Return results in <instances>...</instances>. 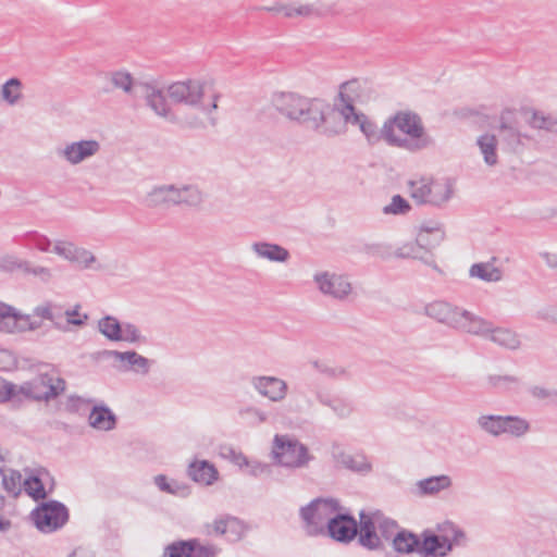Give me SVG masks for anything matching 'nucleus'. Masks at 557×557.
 <instances>
[{
	"label": "nucleus",
	"mask_w": 557,
	"mask_h": 557,
	"mask_svg": "<svg viewBox=\"0 0 557 557\" xmlns=\"http://www.w3.org/2000/svg\"><path fill=\"white\" fill-rule=\"evenodd\" d=\"M384 140L389 145L416 152L430 147L432 138L424 132L416 113L398 112L383 124Z\"/></svg>",
	"instance_id": "nucleus-1"
},
{
	"label": "nucleus",
	"mask_w": 557,
	"mask_h": 557,
	"mask_svg": "<svg viewBox=\"0 0 557 557\" xmlns=\"http://www.w3.org/2000/svg\"><path fill=\"white\" fill-rule=\"evenodd\" d=\"M339 509L335 499L315 498L300 508L299 516L305 532L310 536L324 534L331 517Z\"/></svg>",
	"instance_id": "nucleus-2"
},
{
	"label": "nucleus",
	"mask_w": 557,
	"mask_h": 557,
	"mask_svg": "<svg viewBox=\"0 0 557 557\" xmlns=\"http://www.w3.org/2000/svg\"><path fill=\"white\" fill-rule=\"evenodd\" d=\"M410 197L417 205L441 207L453 197V186L448 181L440 182L430 177L409 181Z\"/></svg>",
	"instance_id": "nucleus-3"
},
{
	"label": "nucleus",
	"mask_w": 557,
	"mask_h": 557,
	"mask_svg": "<svg viewBox=\"0 0 557 557\" xmlns=\"http://www.w3.org/2000/svg\"><path fill=\"white\" fill-rule=\"evenodd\" d=\"M66 387V382L60 376L49 373H42L32 381L17 386L16 394L20 393L27 398L36 401H49L61 395Z\"/></svg>",
	"instance_id": "nucleus-4"
},
{
	"label": "nucleus",
	"mask_w": 557,
	"mask_h": 557,
	"mask_svg": "<svg viewBox=\"0 0 557 557\" xmlns=\"http://www.w3.org/2000/svg\"><path fill=\"white\" fill-rule=\"evenodd\" d=\"M36 528L42 533H52L69 521L67 507L58 500H48L37 506L30 513Z\"/></svg>",
	"instance_id": "nucleus-5"
},
{
	"label": "nucleus",
	"mask_w": 557,
	"mask_h": 557,
	"mask_svg": "<svg viewBox=\"0 0 557 557\" xmlns=\"http://www.w3.org/2000/svg\"><path fill=\"white\" fill-rule=\"evenodd\" d=\"M273 455L278 465L287 468H301L311 459L304 444L284 435H275Z\"/></svg>",
	"instance_id": "nucleus-6"
},
{
	"label": "nucleus",
	"mask_w": 557,
	"mask_h": 557,
	"mask_svg": "<svg viewBox=\"0 0 557 557\" xmlns=\"http://www.w3.org/2000/svg\"><path fill=\"white\" fill-rule=\"evenodd\" d=\"M345 107L350 106L339 104L338 102H335L333 106H331L327 102V108L323 110V121L320 124L319 129H317V133L326 137H335L345 134L347 131V125L351 124V120H347L345 116H350V114L345 111Z\"/></svg>",
	"instance_id": "nucleus-7"
},
{
	"label": "nucleus",
	"mask_w": 557,
	"mask_h": 557,
	"mask_svg": "<svg viewBox=\"0 0 557 557\" xmlns=\"http://www.w3.org/2000/svg\"><path fill=\"white\" fill-rule=\"evenodd\" d=\"M41 326L30 315L23 314L14 307L0 301V331L7 333L35 331Z\"/></svg>",
	"instance_id": "nucleus-8"
},
{
	"label": "nucleus",
	"mask_w": 557,
	"mask_h": 557,
	"mask_svg": "<svg viewBox=\"0 0 557 557\" xmlns=\"http://www.w3.org/2000/svg\"><path fill=\"white\" fill-rule=\"evenodd\" d=\"M168 94L175 103L197 107L205 95V85L195 79L176 82L169 86Z\"/></svg>",
	"instance_id": "nucleus-9"
},
{
	"label": "nucleus",
	"mask_w": 557,
	"mask_h": 557,
	"mask_svg": "<svg viewBox=\"0 0 557 557\" xmlns=\"http://www.w3.org/2000/svg\"><path fill=\"white\" fill-rule=\"evenodd\" d=\"M103 355L109 358H113L116 362L114 367L121 372H134L146 375L149 373L150 367L153 362L135 350H104Z\"/></svg>",
	"instance_id": "nucleus-10"
},
{
	"label": "nucleus",
	"mask_w": 557,
	"mask_h": 557,
	"mask_svg": "<svg viewBox=\"0 0 557 557\" xmlns=\"http://www.w3.org/2000/svg\"><path fill=\"white\" fill-rule=\"evenodd\" d=\"M99 150V141L95 139H86L67 143L63 147L57 148V154L59 158L65 160L67 163L72 165H77L83 161L97 154Z\"/></svg>",
	"instance_id": "nucleus-11"
},
{
	"label": "nucleus",
	"mask_w": 557,
	"mask_h": 557,
	"mask_svg": "<svg viewBox=\"0 0 557 557\" xmlns=\"http://www.w3.org/2000/svg\"><path fill=\"white\" fill-rule=\"evenodd\" d=\"M324 534L341 543L351 542L358 534V523L349 513H342L338 509L331 517Z\"/></svg>",
	"instance_id": "nucleus-12"
},
{
	"label": "nucleus",
	"mask_w": 557,
	"mask_h": 557,
	"mask_svg": "<svg viewBox=\"0 0 557 557\" xmlns=\"http://www.w3.org/2000/svg\"><path fill=\"white\" fill-rule=\"evenodd\" d=\"M462 310V308L444 300H435L424 307L425 315L455 330L457 326H462L460 323L461 317L465 314Z\"/></svg>",
	"instance_id": "nucleus-13"
},
{
	"label": "nucleus",
	"mask_w": 557,
	"mask_h": 557,
	"mask_svg": "<svg viewBox=\"0 0 557 557\" xmlns=\"http://www.w3.org/2000/svg\"><path fill=\"white\" fill-rule=\"evenodd\" d=\"M327 102L321 98L305 97L296 123L306 129L317 132L322 123Z\"/></svg>",
	"instance_id": "nucleus-14"
},
{
	"label": "nucleus",
	"mask_w": 557,
	"mask_h": 557,
	"mask_svg": "<svg viewBox=\"0 0 557 557\" xmlns=\"http://www.w3.org/2000/svg\"><path fill=\"white\" fill-rule=\"evenodd\" d=\"M512 111L509 109L504 110L499 116V126L497 128L500 143L510 151H517L523 146V140L530 137L521 133L516 122L510 116Z\"/></svg>",
	"instance_id": "nucleus-15"
},
{
	"label": "nucleus",
	"mask_w": 557,
	"mask_h": 557,
	"mask_svg": "<svg viewBox=\"0 0 557 557\" xmlns=\"http://www.w3.org/2000/svg\"><path fill=\"white\" fill-rule=\"evenodd\" d=\"M251 385L261 396L274 403L284 400L288 392L287 383L284 380L271 375L253 376Z\"/></svg>",
	"instance_id": "nucleus-16"
},
{
	"label": "nucleus",
	"mask_w": 557,
	"mask_h": 557,
	"mask_svg": "<svg viewBox=\"0 0 557 557\" xmlns=\"http://www.w3.org/2000/svg\"><path fill=\"white\" fill-rule=\"evenodd\" d=\"M332 456L336 468L346 469L360 475H367L372 471V463L363 454H349L339 446H334Z\"/></svg>",
	"instance_id": "nucleus-17"
},
{
	"label": "nucleus",
	"mask_w": 557,
	"mask_h": 557,
	"mask_svg": "<svg viewBox=\"0 0 557 557\" xmlns=\"http://www.w3.org/2000/svg\"><path fill=\"white\" fill-rule=\"evenodd\" d=\"M360 518V530L358 532V542L359 544L369 549L376 550L381 549L383 546L381 536L376 532L377 528V517L376 512L367 513L364 510H361L359 513Z\"/></svg>",
	"instance_id": "nucleus-18"
},
{
	"label": "nucleus",
	"mask_w": 557,
	"mask_h": 557,
	"mask_svg": "<svg viewBox=\"0 0 557 557\" xmlns=\"http://www.w3.org/2000/svg\"><path fill=\"white\" fill-rule=\"evenodd\" d=\"M139 89L141 90L146 99L147 106L157 115L164 117L171 122L175 121V116L166 102L162 89L158 88L152 83H139Z\"/></svg>",
	"instance_id": "nucleus-19"
},
{
	"label": "nucleus",
	"mask_w": 557,
	"mask_h": 557,
	"mask_svg": "<svg viewBox=\"0 0 557 557\" xmlns=\"http://www.w3.org/2000/svg\"><path fill=\"white\" fill-rule=\"evenodd\" d=\"M314 281L319 289L324 295H330L336 299H344L351 292L350 283L341 275L321 273L314 275Z\"/></svg>",
	"instance_id": "nucleus-20"
},
{
	"label": "nucleus",
	"mask_w": 557,
	"mask_h": 557,
	"mask_svg": "<svg viewBox=\"0 0 557 557\" xmlns=\"http://www.w3.org/2000/svg\"><path fill=\"white\" fill-rule=\"evenodd\" d=\"M305 96L296 92H277L273 95L271 102L276 112L296 123Z\"/></svg>",
	"instance_id": "nucleus-21"
},
{
	"label": "nucleus",
	"mask_w": 557,
	"mask_h": 557,
	"mask_svg": "<svg viewBox=\"0 0 557 557\" xmlns=\"http://www.w3.org/2000/svg\"><path fill=\"white\" fill-rule=\"evenodd\" d=\"M369 88L366 81L354 78L347 81L339 86L338 102L339 104H349L355 107V103H363L369 99Z\"/></svg>",
	"instance_id": "nucleus-22"
},
{
	"label": "nucleus",
	"mask_w": 557,
	"mask_h": 557,
	"mask_svg": "<svg viewBox=\"0 0 557 557\" xmlns=\"http://www.w3.org/2000/svg\"><path fill=\"white\" fill-rule=\"evenodd\" d=\"M178 195L174 184L156 186L145 196L143 203L147 208L178 206Z\"/></svg>",
	"instance_id": "nucleus-23"
},
{
	"label": "nucleus",
	"mask_w": 557,
	"mask_h": 557,
	"mask_svg": "<svg viewBox=\"0 0 557 557\" xmlns=\"http://www.w3.org/2000/svg\"><path fill=\"white\" fill-rule=\"evenodd\" d=\"M264 10L282 13L285 17H315L323 16L327 10L319 3L311 4H276L273 7H267Z\"/></svg>",
	"instance_id": "nucleus-24"
},
{
	"label": "nucleus",
	"mask_w": 557,
	"mask_h": 557,
	"mask_svg": "<svg viewBox=\"0 0 557 557\" xmlns=\"http://www.w3.org/2000/svg\"><path fill=\"white\" fill-rule=\"evenodd\" d=\"M420 540V554L424 557H445L453 548V543L445 536L431 531L422 533Z\"/></svg>",
	"instance_id": "nucleus-25"
},
{
	"label": "nucleus",
	"mask_w": 557,
	"mask_h": 557,
	"mask_svg": "<svg viewBox=\"0 0 557 557\" xmlns=\"http://www.w3.org/2000/svg\"><path fill=\"white\" fill-rule=\"evenodd\" d=\"M345 111L350 114L345 115L347 120H351V125L358 126L370 144H375L384 139L383 127L377 128L376 124L366 114L358 111L355 107H345Z\"/></svg>",
	"instance_id": "nucleus-26"
},
{
	"label": "nucleus",
	"mask_w": 557,
	"mask_h": 557,
	"mask_svg": "<svg viewBox=\"0 0 557 557\" xmlns=\"http://www.w3.org/2000/svg\"><path fill=\"white\" fill-rule=\"evenodd\" d=\"M251 250L258 258L272 262H286L290 258L286 248L269 242H255L251 244Z\"/></svg>",
	"instance_id": "nucleus-27"
},
{
	"label": "nucleus",
	"mask_w": 557,
	"mask_h": 557,
	"mask_svg": "<svg viewBox=\"0 0 557 557\" xmlns=\"http://www.w3.org/2000/svg\"><path fill=\"white\" fill-rule=\"evenodd\" d=\"M453 485L451 478L447 474L433 475L416 483L417 494L420 496H433L442 491L450 488Z\"/></svg>",
	"instance_id": "nucleus-28"
},
{
	"label": "nucleus",
	"mask_w": 557,
	"mask_h": 557,
	"mask_svg": "<svg viewBox=\"0 0 557 557\" xmlns=\"http://www.w3.org/2000/svg\"><path fill=\"white\" fill-rule=\"evenodd\" d=\"M188 476L203 485H211L218 480V470L207 460L195 461L188 466Z\"/></svg>",
	"instance_id": "nucleus-29"
},
{
	"label": "nucleus",
	"mask_w": 557,
	"mask_h": 557,
	"mask_svg": "<svg viewBox=\"0 0 557 557\" xmlns=\"http://www.w3.org/2000/svg\"><path fill=\"white\" fill-rule=\"evenodd\" d=\"M89 425L99 431H111L115 428L116 417L111 409L104 405L94 406L89 413Z\"/></svg>",
	"instance_id": "nucleus-30"
},
{
	"label": "nucleus",
	"mask_w": 557,
	"mask_h": 557,
	"mask_svg": "<svg viewBox=\"0 0 557 557\" xmlns=\"http://www.w3.org/2000/svg\"><path fill=\"white\" fill-rule=\"evenodd\" d=\"M35 317L52 322L54 327L64 329L63 306L53 301H44L33 310Z\"/></svg>",
	"instance_id": "nucleus-31"
},
{
	"label": "nucleus",
	"mask_w": 557,
	"mask_h": 557,
	"mask_svg": "<svg viewBox=\"0 0 557 557\" xmlns=\"http://www.w3.org/2000/svg\"><path fill=\"white\" fill-rule=\"evenodd\" d=\"M461 317L462 326H457L456 330H461L470 334L487 336L492 331V323L471 313L470 311L463 309Z\"/></svg>",
	"instance_id": "nucleus-32"
},
{
	"label": "nucleus",
	"mask_w": 557,
	"mask_h": 557,
	"mask_svg": "<svg viewBox=\"0 0 557 557\" xmlns=\"http://www.w3.org/2000/svg\"><path fill=\"white\" fill-rule=\"evenodd\" d=\"M213 530L216 534L224 535L230 542H237L244 534L243 523L234 517L215 520Z\"/></svg>",
	"instance_id": "nucleus-33"
},
{
	"label": "nucleus",
	"mask_w": 557,
	"mask_h": 557,
	"mask_svg": "<svg viewBox=\"0 0 557 557\" xmlns=\"http://www.w3.org/2000/svg\"><path fill=\"white\" fill-rule=\"evenodd\" d=\"M393 548L398 554H420V539L408 530L397 531L393 537Z\"/></svg>",
	"instance_id": "nucleus-34"
},
{
	"label": "nucleus",
	"mask_w": 557,
	"mask_h": 557,
	"mask_svg": "<svg viewBox=\"0 0 557 557\" xmlns=\"http://www.w3.org/2000/svg\"><path fill=\"white\" fill-rule=\"evenodd\" d=\"M444 232L438 226H425L422 225L418 235V245L421 246L424 253L428 256L432 249L437 247L444 239Z\"/></svg>",
	"instance_id": "nucleus-35"
},
{
	"label": "nucleus",
	"mask_w": 557,
	"mask_h": 557,
	"mask_svg": "<svg viewBox=\"0 0 557 557\" xmlns=\"http://www.w3.org/2000/svg\"><path fill=\"white\" fill-rule=\"evenodd\" d=\"M315 397L321 405L331 408L339 419L348 418L354 411L352 404L347 399L333 397L322 392L317 393Z\"/></svg>",
	"instance_id": "nucleus-36"
},
{
	"label": "nucleus",
	"mask_w": 557,
	"mask_h": 557,
	"mask_svg": "<svg viewBox=\"0 0 557 557\" xmlns=\"http://www.w3.org/2000/svg\"><path fill=\"white\" fill-rule=\"evenodd\" d=\"M469 275L484 282H499L503 278V271L490 262H480L471 265Z\"/></svg>",
	"instance_id": "nucleus-37"
},
{
	"label": "nucleus",
	"mask_w": 557,
	"mask_h": 557,
	"mask_svg": "<svg viewBox=\"0 0 557 557\" xmlns=\"http://www.w3.org/2000/svg\"><path fill=\"white\" fill-rule=\"evenodd\" d=\"M396 253L398 257H401V258L419 259L422 262H424L425 264L432 267L435 271L442 272L441 269L438 268V265L435 263V261L433 259H430L429 257H426V255L424 253L421 246L418 245L417 239L414 242L407 243V244H404L403 246H400L397 249Z\"/></svg>",
	"instance_id": "nucleus-38"
},
{
	"label": "nucleus",
	"mask_w": 557,
	"mask_h": 557,
	"mask_svg": "<svg viewBox=\"0 0 557 557\" xmlns=\"http://www.w3.org/2000/svg\"><path fill=\"white\" fill-rule=\"evenodd\" d=\"M481 153L483 154L484 162L493 166L498 162L497 156V138L495 135L484 134L476 140Z\"/></svg>",
	"instance_id": "nucleus-39"
},
{
	"label": "nucleus",
	"mask_w": 557,
	"mask_h": 557,
	"mask_svg": "<svg viewBox=\"0 0 557 557\" xmlns=\"http://www.w3.org/2000/svg\"><path fill=\"white\" fill-rule=\"evenodd\" d=\"M108 79L114 89H120L131 95L134 88H139L140 82H135L132 74L127 71H113L108 73Z\"/></svg>",
	"instance_id": "nucleus-40"
},
{
	"label": "nucleus",
	"mask_w": 557,
	"mask_h": 557,
	"mask_svg": "<svg viewBox=\"0 0 557 557\" xmlns=\"http://www.w3.org/2000/svg\"><path fill=\"white\" fill-rule=\"evenodd\" d=\"M52 480L47 471L40 472L39 475H30L24 482V488L35 500L44 499L47 496L45 487V479Z\"/></svg>",
	"instance_id": "nucleus-41"
},
{
	"label": "nucleus",
	"mask_w": 557,
	"mask_h": 557,
	"mask_svg": "<svg viewBox=\"0 0 557 557\" xmlns=\"http://www.w3.org/2000/svg\"><path fill=\"white\" fill-rule=\"evenodd\" d=\"M487 337L495 344L508 348L517 349L520 346V341L516 333L508 329L493 327Z\"/></svg>",
	"instance_id": "nucleus-42"
},
{
	"label": "nucleus",
	"mask_w": 557,
	"mask_h": 557,
	"mask_svg": "<svg viewBox=\"0 0 557 557\" xmlns=\"http://www.w3.org/2000/svg\"><path fill=\"white\" fill-rule=\"evenodd\" d=\"M99 332L112 342L122 341V324L112 315H106L98 322Z\"/></svg>",
	"instance_id": "nucleus-43"
},
{
	"label": "nucleus",
	"mask_w": 557,
	"mask_h": 557,
	"mask_svg": "<svg viewBox=\"0 0 557 557\" xmlns=\"http://www.w3.org/2000/svg\"><path fill=\"white\" fill-rule=\"evenodd\" d=\"M504 434L521 437L530 431V423L519 416H504Z\"/></svg>",
	"instance_id": "nucleus-44"
},
{
	"label": "nucleus",
	"mask_w": 557,
	"mask_h": 557,
	"mask_svg": "<svg viewBox=\"0 0 557 557\" xmlns=\"http://www.w3.org/2000/svg\"><path fill=\"white\" fill-rule=\"evenodd\" d=\"M178 195V206L186 205L189 207L199 206L203 201L200 189L195 185L176 186Z\"/></svg>",
	"instance_id": "nucleus-45"
},
{
	"label": "nucleus",
	"mask_w": 557,
	"mask_h": 557,
	"mask_svg": "<svg viewBox=\"0 0 557 557\" xmlns=\"http://www.w3.org/2000/svg\"><path fill=\"white\" fill-rule=\"evenodd\" d=\"M478 425L493 436L504 434V416L483 414L478 418Z\"/></svg>",
	"instance_id": "nucleus-46"
},
{
	"label": "nucleus",
	"mask_w": 557,
	"mask_h": 557,
	"mask_svg": "<svg viewBox=\"0 0 557 557\" xmlns=\"http://www.w3.org/2000/svg\"><path fill=\"white\" fill-rule=\"evenodd\" d=\"M2 486L12 496H18L21 493L22 475L18 471L12 469H1Z\"/></svg>",
	"instance_id": "nucleus-47"
},
{
	"label": "nucleus",
	"mask_w": 557,
	"mask_h": 557,
	"mask_svg": "<svg viewBox=\"0 0 557 557\" xmlns=\"http://www.w3.org/2000/svg\"><path fill=\"white\" fill-rule=\"evenodd\" d=\"M193 542L187 541H175L165 546L163 557H191Z\"/></svg>",
	"instance_id": "nucleus-48"
},
{
	"label": "nucleus",
	"mask_w": 557,
	"mask_h": 557,
	"mask_svg": "<svg viewBox=\"0 0 557 557\" xmlns=\"http://www.w3.org/2000/svg\"><path fill=\"white\" fill-rule=\"evenodd\" d=\"M21 81L18 78H10L2 85L1 96L9 104H15L22 97Z\"/></svg>",
	"instance_id": "nucleus-49"
},
{
	"label": "nucleus",
	"mask_w": 557,
	"mask_h": 557,
	"mask_svg": "<svg viewBox=\"0 0 557 557\" xmlns=\"http://www.w3.org/2000/svg\"><path fill=\"white\" fill-rule=\"evenodd\" d=\"M23 244L27 247H35L44 252L49 251L51 247V240L46 235L35 231L24 234Z\"/></svg>",
	"instance_id": "nucleus-50"
},
{
	"label": "nucleus",
	"mask_w": 557,
	"mask_h": 557,
	"mask_svg": "<svg viewBox=\"0 0 557 557\" xmlns=\"http://www.w3.org/2000/svg\"><path fill=\"white\" fill-rule=\"evenodd\" d=\"M27 260L21 259L16 256L9 255L0 259V270L9 273L22 272L24 274Z\"/></svg>",
	"instance_id": "nucleus-51"
},
{
	"label": "nucleus",
	"mask_w": 557,
	"mask_h": 557,
	"mask_svg": "<svg viewBox=\"0 0 557 557\" xmlns=\"http://www.w3.org/2000/svg\"><path fill=\"white\" fill-rule=\"evenodd\" d=\"M411 209L410 203L400 195H395L392 197L389 205L383 208V212L385 214H405L409 212Z\"/></svg>",
	"instance_id": "nucleus-52"
},
{
	"label": "nucleus",
	"mask_w": 557,
	"mask_h": 557,
	"mask_svg": "<svg viewBox=\"0 0 557 557\" xmlns=\"http://www.w3.org/2000/svg\"><path fill=\"white\" fill-rule=\"evenodd\" d=\"M24 275H33L41 283H48L52 278V271L49 268L35 264L27 260V267H25Z\"/></svg>",
	"instance_id": "nucleus-53"
},
{
	"label": "nucleus",
	"mask_w": 557,
	"mask_h": 557,
	"mask_svg": "<svg viewBox=\"0 0 557 557\" xmlns=\"http://www.w3.org/2000/svg\"><path fill=\"white\" fill-rule=\"evenodd\" d=\"M376 517H377V529L380 531L381 536L384 537L385 540H391V539L393 540V537L395 535L394 533L397 529L396 521L383 517V515L380 513L379 511H376Z\"/></svg>",
	"instance_id": "nucleus-54"
},
{
	"label": "nucleus",
	"mask_w": 557,
	"mask_h": 557,
	"mask_svg": "<svg viewBox=\"0 0 557 557\" xmlns=\"http://www.w3.org/2000/svg\"><path fill=\"white\" fill-rule=\"evenodd\" d=\"M73 259L71 262H75L79 264L84 269H88L96 261V257L94 253L85 248L77 247L75 248Z\"/></svg>",
	"instance_id": "nucleus-55"
},
{
	"label": "nucleus",
	"mask_w": 557,
	"mask_h": 557,
	"mask_svg": "<svg viewBox=\"0 0 557 557\" xmlns=\"http://www.w3.org/2000/svg\"><path fill=\"white\" fill-rule=\"evenodd\" d=\"M488 381L494 387L503 389H511L519 385V379L513 375H491Z\"/></svg>",
	"instance_id": "nucleus-56"
},
{
	"label": "nucleus",
	"mask_w": 557,
	"mask_h": 557,
	"mask_svg": "<svg viewBox=\"0 0 557 557\" xmlns=\"http://www.w3.org/2000/svg\"><path fill=\"white\" fill-rule=\"evenodd\" d=\"M79 308H81L79 305H76L74 309H64L63 308L64 322L66 324L82 326L86 323L88 315L87 314L81 315L78 312Z\"/></svg>",
	"instance_id": "nucleus-57"
},
{
	"label": "nucleus",
	"mask_w": 557,
	"mask_h": 557,
	"mask_svg": "<svg viewBox=\"0 0 557 557\" xmlns=\"http://www.w3.org/2000/svg\"><path fill=\"white\" fill-rule=\"evenodd\" d=\"M530 394L537 399H547L550 405L557 406V389L533 386L530 388Z\"/></svg>",
	"instance_id": "nucleus-58"
},
{
	"label": "nucleus",
	"mask_w": 557,
	"mask_h": 557,
	"mask_svg": "<svg viewBox=\"0 0 557 557\" xmlns=\"http://www.w3.org/2000/svg\"><path fill=\"white\" fill-rule=\"evenodd\" d=\"M193 553L191 557H215L218 548L213 545H201L197 540H191Z\"/></svg>",
	"instance_id": "nucleus-59"
},
{
	"label": "nucleus",
	"mask_w": 557,
	"mask_h": 557,
	"mask_svg": "<svg viewBox=\"0 0 557 557\" xmlns=\"http://www.w3.org/2000/svg\"><path fill=\"white\" fill-rule=\"evenodd\" d=\"M143 339L138 327L132 323L122 324V341L137 343Z\"/></svg>",
	"instance_id": "nucleus-60"
},
{
	"label": "nucleus",
	"mask_w": 557,
	"mask_h": 557,
	"mask_svg": "<svg viewBox=\"0 0 557 557\" xmlns=\"http://www.w3.org/2000/svg\"><path fill=\"white\" fill-rule=\"evenodd\" d=\"M75 248H76V246L73 243L58 240L54 244L53 252H55L60 257L71 261L73 259V255H74L73 250H75Z\"/></svg>",
	"instance_id": "nucleus-61"
},
{
	"label": "nucleus",
	"mask_w": 557,
	"mask_h": 557,
	"mask_svg": "<svg viewBox=\"0 0 557 557\" xmlns=\"http://www.w3.org/2000/svg\"><path fill=\"white\" fill-rule=\"evenodd\" d=\"M91 400L85 399L81 396H70L66 400L65 408L69 412H78L86 407Z\"/></svg>",
	"instance_id": "nucleus-62"
},
{
	"label": "nucleus",
	"mask_w": 557,
	"mask_h": 557,
	"mask_svg": "<svg viewBox=\"0 0 557 557\" xmlns=\"http://www.w3.org/2000/svg\"><path fill=\"white\" fill-rule=\"evenodd\" d=\"M313 367L321 373H324L331 377H339L346 374L343 368H332L326 364L320 363L319 361L313 362Z\"/></svg>",
	"instance_id": "nucleus-63"
},
{
	"label": "nucleus",
	"mask_w": 557,
	"mask_h": 557,
	"mask_svg": "<svg viewBox=\"0 0 557 557\" xmlns=\"http://www.w3.org/2000/svg\"><path fill=\"white\" fill-rule=\"evenodd\" d=\"M16 388L15 384L3 381L0 384V403L12 399L16 395Z\"/></svg>",
	"instance_id": "nucleus-64"
}]
</instances>
